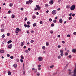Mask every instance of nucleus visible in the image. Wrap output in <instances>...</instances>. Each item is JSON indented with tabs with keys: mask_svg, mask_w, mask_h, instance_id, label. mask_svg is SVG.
I'll use <instances>...</instances> for the list:
<instances>
[{
	"mask_svg": "<svg viewBox=\"0 0 76 76\" xmlns=\"http://www.w3.org/2000/svg\"><path fill=\"white\" fill-rule=\"evenodd\" d=\"M75 9V6L74 5H72L70 7L71 10H74Z\"/></svg>",
	"mask_w": 76,
	"mask_h": 76,
	"instance_id": "f257e3e1",
	"label": "nucleus"
},
{
	"mask_svg": "<svg viewBox=\"0 0 76 76\" xmlns=\"http://www.w3.org/2000/svg\"><path fill=\"white\" fill-rule=\"evenodd\" d=\"M73 75H72V76H76V68H75V70L74 72L73 73Z\"/></svg>",
	"mask_w": 76,
	"mask_h": 76,
	"instance_id": "f03ea898",
	"label": "nucleus"
},
{
	"mask_svg": "<svg viewBox=\"0 0 76 76\" xmlns=\"http://www.w3.org/2000/svg\"><path fill=\"white\" fill-rule=\"evenodd\" d=\"M42 57L41 56H39L38 57V60L40 61H42Z\"/></svg>",
	"mask_w": 76,
	"mask_h": 76,
	"instance_id": "7ed1b4c3",
	"label": "nucleus"
},
{
	"mask_svg": "<svg viewBox=\"0 0 76 76\" xmlns=\"http://www.w3.org/2000/svg\"><path fill=\"white\" fill-rule=\"evenodd\" d=\"M57 13V11L56 10H54L52 12V13L53 15H56Z\"/></svg>",
	"mask_w": 76,
	"mask_h": 76,
	"instance_id": "20e7f679",
	"label": "nucleus"
},
{
	"mask_svg": "<svg viewBox=\"0 0 76 76\" xmlns=\"http://www.w3.org/2000/svg\"><path fill=\"white\" fill-rule=\"evenodd\" d=\"M36 7L37 8V9L39 10H41V7H39V5H37Z\"/></svg>",
	"mask_w": 76,
	"mask_h": 76,
	"instance_id": "39448f33",
	"label": "nucleus"
},
{
	"mask_svg": "<svg viewBox=\"0 0 76 76\" xmlns=\"http://www.w3.org/2000/svg\"><path fill=\"white\" fill-rule=\"evenodd\" d=\"M53 2H54L53 0H51L50 1L49 3L50 4L52 5L53 4Z\"/></svg>",
	"mask_w": 76,
	"mask_h": 76,
	"instance_id": "423d86ee",
	"label": "nucleus"
},
{
	"mask_svg": "<svg viewBox=\"0 0 76 76\" xmlns=\"http://www.w3.org/2000/svg\"><path fill=\"white\" fill-rule=\"evenodd\" d=\"M12 44H10L8 45V47L9 48H12Z\"/></svg>",
	"mask_w": 76,
	"mask_h": 76,
	"instance_id": "0eeeda50",
	"label": "nucleus"
},
{
	"mask_svg": "<svg viewBox=\"0 0 76 76\" xmlns=\"http://www.w3.org/2000/svg\"><path fill=\"white\" fill-rule=\"evenodd\" d=\"M24 26L25 27H26V28H30V26L28 25L24 24Z\"/></svg>",
	"mask_w": 76,
	"mask_h": 76,
	"instance_id": "6e6552de",
	"label": "nucleus"
},
{
	"mask_svg": "<svg viewBox=\"0 0 76 76\" xmlns=\"http://www.w3.org/2000/svg\"><path fill=\"white\" fill-rule=\"evenodd\" d=\"M59 23H63V20L61 18H60L59 19Z\"/></svg>",
	"mask_w": 76,
	"mask_h": 76,
	"instance_id": "1a4fd4ad",
	"label": "nucleus"
},
{
	"mask_svg": "<svg viewBox=\"0 0 76 76\" xmlns=\"http://www.w3.org/2000/svg\"><path fill=\"white\" fill-rule=\"evenodd\" d=\"M16 30L15 31V32L16 33H18L19 32V28H16Z\"/></svg>",
	"mask_w": 76,
	"mask_h": 76,
	"instance_id": "9d476101",
	"label": "nucleus"
},
{
	"mask_svg": "<svg viewBox=\"0 0 76 76\" xmlns=\"http://www.w3.org/2000/svg\"><path fill=\"white\" fill-rule=\"evenodd\" d=\"M1 32H4V29L3 28H2L1 30Z\"/></svg>",
	"mask_w": 76,
	"mask_h": 76,
	"instance_id": "9b49d317",
	"label": "nucleus"
},
{
	"mask_svg": "<svg viewBox=\"0 0 76 76\" xmlns=\"http://www.w3.org/2000/svg\"><path fill=\"white\" fill-rule=\"evenodd\" d=\"M33 26H34V27L36 26H37V23H34L33 24Z\"/></svg>",
	"mask_w": 76,
	"mask_h": 76,
	"instance_id": "f8f14e48",
	"label": "nucleus"
},
{
	"mask_svg": "<svg viewBox=\"0 0 76 76\" xmlns=\"http://www.w3.org/2000/svg\"><path fill=\"white\" fill-rule=\"evenodd\" d=\"M72 52L73 53H75L76 52V49H72Z\"/></svg>",
	"mask_w": 76,
	"mask_h": 76,
	"instance_id": "ddd939ff",
	"label": "nucleus"
},
{
	"mask_svg": "<svg viewBox=\"0 0 76 76\" xmlns=\"http://www.w3.org/2000/svg\"><path fill=\"white\" fill-rule=\"evenodd\" d=\"M0 53L2 54L3 53H4V50H1Z\"/></svg>",
	"mask_w": 76,
	"mask_h": 76,
	"instance_id": "4468645a",
	"label": "nucleus"
},
{
	"mask_svg": "<svg viewBox=\"0 0 76 76\" xmlns=\"http://www.w3.org/2000/svg\"><path fill=\"white\" fill-rule=\"evenodd\" d=\"M13 66L14 67H15V68H16V67H17V64H14L13 65Z\"/></svg>",
	"mask_w": 76,
	"mask_h": 76,
	"instance_id": "2eb2a0df",
	"label": "nucleus"
},
{
	"mask_svg": "<svg viewBox=\"0 0 76 76\" xmlns=\"http://www.w3.org/2000/svg\"><path fill=\"white\" fill-rule=\"evenodd\" d=\"M12 42V41L11 40H9V41H8L7 43L8 44H10V43H11V42Z\"/></svg>",
	"mask_w": 76,
	"mask_h": 76,
	"instance_id": "dca6fc26",
	"label": "nucleus"
},
{
	"mask_svg": "<svg viewBox=\"0 0 76 76\" xmlns=\"http://www.w3.org/2000/svg\"><path fill=\"white\" fill-rule=\"evenodd\" d=\"M15 17V16L14 15H12V19H13V18H14Z\"/></svg>",
	"mask_w": 76,
	"mask_h": 76,
	"instance_id": "f3484780",
	"label": "nucleus"
},
{
	"mask_svg": "<svg viewBox=\"0 0 76 76\" xmlns=\"http://www.w3.org/2000/svg\"><path fill=\"white\" fill-rule=\"evenodd\" d=\"M23 45H24V44L23 42H21V46H23Z\"/></svg>",
	"mask_w": 76,
	"mask_h": 76,
	"instance_id": "a211bd4d",
	"label": "nucleus"
},
{
	"mask_svg": "<svg viewBox=\"0 0 76 76\" xmlns=\"http://www.w3.org/2000/svg\"><path fill=\"white\" fill-rule=\"evenodd\" d=\"M42 48L43 50H45V46H43Z\"/></svg>",
	"mask_w": 76,
	"mask_h": 76,
	"instance_id": "6ab92c4d",
	"label": "nucleus"
},
{
	"mask_svg": "<svg viewBox=\"0 0 76 76\" xmlns=\"http://www.w3.org/2000/svg\"><path fill=\"white\" fill-rule=\"evenodd\" d=\"M29 3H30V4H31V3H32V2L33 1L32 0H29Z\"/></svg>",
	"mask_w": 76,
	"mask_h": 76,
	"instance_id": "aec40b11",
	"label": "nucleus"
},
{
	"mask_svg": "<svg viewBox=\"0 0 76 76\" xmlns=\"http://www.w3.org/2000/svg\"><path fill=\"white\" fill-rule=\"evenodd\" d=\"M64 50H60V53H63V51Z\"/></svg>",
	"mask_w": 76,
	"mask_h": 76,
	"instance_id": "412c9836",
	"label": "nucleus"
},
{
	"mask_svg": "<svg viewBox=\"0 0 76 76\" xmlns=\"http://www.w3.org/2000/svg\"><path fill=\"white\" fill-rule=\"evenodd\" d=\"M13 6V4L12 3H10V4L9 6L10 7H12V6Z\"/></svg>",
	"mask_w": 76,
	"mask_h": 76,
	"instance_id": "4be33fe9",
	"label": "nucleus"
},
{
	"mask_svg": "<svg viewBox=\"0 0 76 76\" xmlns=\"http://www.w3.org/2000/svg\"><path fill=\"white\" fill-rule=\"evenodd\" d=\"M46 46H48L49 45V43H48L47 42H46Z\"/></svg>",
	"mask_w": 76,
	"mask_h": 76,
	"instance_id": "5701e85b",
	"label": "nucleus"
},
{
	"mask_svg": "<svg viewBox=\"0 0 76 76\" xmlns=\"http://www.w3.org/2000/svg\"><path fill=\"white\" fill-rule=\"evenodd\" d=\"M21 59H23H23H24V57H23V56H21Z\"/></svg>",
	"mask_w": 76,
	"mask_h": 76,
	"instance_id": "b1692460",
	"label": "nucleus"
},
{
	"mask_svg": "<svg viewBox=\"0 0 76 76\" xmlns=\"http://www.w3.org/2000/svg\"><path fill=\"white\" fill-rule=\"evenodd\" d=\"M8 75H11V72H10L9 71L8 72Z\"/></svg>",
	"mask_w": 76,
	"mask_h": 76,
	"instance_id": "393cba45",
	"label": "nucleus"
},
{
	"mask_svg": "<svg viewBox=\"0 0 76 76\" xmlns=\"http://www.w3.org/2000/svg\"><path fill=\"white\" fill-rule=\"evenodd\" d=\"M54 26V23H52L51 24V26H52V27H53Z\"/></svg>",
	"mask_w": 76,
	"mask_h": 76,
	"instance_id": "a878e982",
	"label": "nucleus"
},
{
	"mask_svg": "<svg viewBox=\"0 0 76 76\" xmlns=\"http://www.w3.org/2000/svg\"><path fill=\"white\" fill-rule=\"evenodd\" d=\"M27 24L28 25H30V24H31V22H30L29 21H28L27 22Z\"/></svg>",
	"mask_w": 76,
	"mask_h": 76,
	"instance_id": "bb28decb",
	"label": "nucleus"
},
{
	"mask_svg": "<svg viewBox=\"0 0 76 76\" xmlns=\"http://www.w3.org/2000/svg\"><path fill=\"white\" fill-rule=\"evenodd\" d=\"M70 7V6H66V8H67V9H69Z\"/></svg>",
	"mask_w": 76,
	"mask_h": 76,
	"instance_id": "cd10ccee",
	"label": "nucleus"
},
{
	"mask_svg": "<svg viewBox=\"0 0 76 76\" xmlns=\"http://www.w3.org/2000/svg\"><path fill=\"white\" fill-rule=\"evenodd\" d=\"M2 38H4L5 37V35L4 34H3L1 36Z\"/></svg>",
	"mask_w": 76,
	"mask_h": 76,
	"instance_id": "c85d7f7f",
	"label": "nucleus"
},
{
	"mask_svg": "<svg viewBox=\"0 0 76 76\" xmlns=\"http://www.w3.org/2000/svg\"><path fill=\"white\" fill-rule=\"evenodd\" d=\"M60 55L61 56H64V54H63V53H61L60 54Z\"/></svg>",
	"mask_w": 76,
	"mask_h": 76,
	"instance_id": "c756f323",
	"label": "nucleus"
},
{
	"mask_svg": "<svg viewBox=\"0 0 76 76\" xmlns=\"http://www.w3.org/2000/svg\"><path fill=\"white\" fill-rule=\"evenodd\" d=\"M60 58H61V56H58V59H60Z\"/></svg>",
	"mask_w": 76,
	"mask_h": 76,
	"instance_id": "7c9ffc66",
	"label": "nucleus"
},
{
	"mask_svg": "<svg viewBox=\"0 0 76 76\" xmlns=\"http://www.w3.org/2000/svg\"><path fill=\"white\" fill-rule=\"evenodd\" d=\"M25 52L26 53H29V51H28V50H25Z\"/></svg>",
	"mask_w": 76,
	"mask_h": 76,
	"instance_id": "2f4dec72",
	"label": "nucleus"
},
{
	"mask_svg": "<svg viewBox=\"0 0 76 76\" xmlns=\"http://www.w3.org/2000/svg\"><path fill=\"white\" fill-rule=\"evenodd\" d=\"M49 21H50V22H52V20H53L51 18H49Z\"/></svg>",
	"mask_w": 76,
	"mask_h": 76,
	"instance_id": "473e14b6",
	"label": "nucleus"
},
{
	"mask_svg": "<svg viewBox=\"0 0 76 76\" xmlns=\"http://www.w3.org/2000/svg\"><path fill=\"white\" fill-rule=\"evenodd\" d=\"M56 21L57 20H54L53 21V22H54V23H56Z\"/></svg>",
	"mask_w": 76,
	"mask_h": 76,
	"instance_id": "72a5a7b5",
	"label": "nucleus"
},
{
	"mask_svg": "<svg viewBox=\"0 0 76 76\" xmlns=\"http://www.w3.org/2000/svg\"><path fill=\"white\" fill-rule=\"evenodd\" d=\"M45 7H48V4H45Z\"/></svg>",
	"mask_w": 76,
	"mask_h": 76,
	"instance_id": "f704fd0d",
	"label": "nucleus"
},
{
	"mask_svg": "<svg viewBox=\"0 0 76 76\" xmlns=\"http://www.w3.org/2000/svg\"><path fill=\"white\" fill-rule=\"evenodd\" d=\"M69 75H72V72H69Z\"/></svg>",
	"mask_w": 76,
	"mask_h": 76,
	"instance_id": "c9c22d12",
	"label": "nucleus"
},
{
	"mask_svg": "<svg viewBox=\"0 0 76 76\" xmlns=\"http://www.w3.org/2000/svg\"><path fill=\"white\" fill-rule=\"evenodd\" d=\"M73 35H76V32H74V33H73Z\"/></svg>",
	"mask_w": 76,
	"mask_h": 76,
	"instance_id": "e433bc0d",
	"label": "nucleus"
},
{
	"mask_svg": "<svg viewBox=\"0 0 76 76\" xmlns=\"http://www.w3.org/2000/svg\"><path fill=\"white\" fill-rule=\"evenodd\" d=\"M36 18V16L35 15H33V19H35Z\"/></svg>",
	"mask_w": 76,
	"mask_h": 76,
	"instance_id": "4c0bfd02",
	"label": "nucleus"
},
{
	"mask_svg": "<svg viewBox=\"0 0 76 76\" xmlns=\"http://www.w3.org/2000/svg\"><path fill=\"white\" fill-rule=\"evenodd\" d=\"M53 67H54V65H52V66H50V68H53Z\"/></svg>",
	"mask_w": 76,
	"mask_h": 76,
	"instance_id": "58836bf2",
	"label": "nucleus"
},
{
	"mask_svg": "<svg viewBox=\"0 0 76 76\" xmlns=\"http://www.w3.org/2000/svg\"><path fill=\"white\" fill-rule=\"evenodd\" d=\"M34 42V41L33 40H32L31 41V43H33V42Z\"/></svg>",
	"mask_w": 76,
	"mask_h": 76,
	"instance_id": "ea45409f",
	"label": "nucleus"
},
{
	"mask_svg": "<svg viewBox=\"0 0 76 76\" xmlns=\"http://www.w3.org/2000/svg\"><path fill=\"white\" fill-rule=\"evenodd\" d=\"M20 62H21V63H23V61L22 59H20Z\"/></svg>",
	"mask_w": 76,
	"mask_h": 76,
	"instance_id": "a19ab883",
	"label": "nucleus"
},
{
	"mask_svg": "<svg viewBox=\"0 0 76 76\" xmlns=\"http://www.w3.org/2000/svg\"><path fill=\"white\" fill-rule=\"evenodd\" d=\"M10 58H11V59H13V56H11L10 57Z\"/></svg>",
	"mask_w": 76,
	"mask_h": 76,
	"instance_id": "79ce46f5",
	"label": "nucleus"
},
{
	"mask_svg": "<svg viewBox=\"0 0 76 76\" xmlns=\"http://www.w3.org/2000/svg\"><path fill=\"white\" fill-rule=\"evenodd\" d=\"M27 19H28V18H27L25 17V18L24 20H25V21H26V20H27Z\"/></svg>",
	"mask_w": 76,
	"mask_h": 76,
	"instance_id": "37998d69",
	"label": "nucleus"
},
{
	"mask_svg": "<svg viewBox=\"0 0 76 76\" xmlns=\"http://www.w3.org/2000/svg\"><path fill=\"white\" fill-rule=\"evenodd\" d=\"M72 19V17H69V20H70V19Z\"/></svg>",
	"mask_w": 76,
	"mask_h": 76,
	"instance_id": "c03bdc74",
	"label": "nucleus"
},
{
	"mask_svg": "<svg viewBox=\"0 0 76 76\" xmlns=\"http://www.w3.org/2000/svg\"><path fill=\"white\" fill-rule=\"evenodd\" d=\"M7 57H10V55H9V54H7Z\"/></svg>",
	"mask_w": 76,
	"mask_h": 76,
	"instance_id": "a18cd8bd",
	"label": "nucleus"
},
{
	"mask_svg": "<svg viewBox=\"0 0 76 76\" xmlns=\"http://www.w3.org/2000/svg\"><path fill=\"white\" fill-rule=\"evenodd\" d=\"M8 13L10 14V13H11V11L10 10L8 11Z\"/></svg>",
	"mask_w": 76,
	"mask_h": 76,
	"instance_id": "49530a36",
	"label": "nucleus"
},
{
	"mask_svg": "<svg viewBox=\"0 0 76 76\" xmlns=\"http://www.w3.org/2000/svg\"><path fill=\"white\" fill-rule=\"evenodd\" d=\"M29 3V1H27L26 2V4H28Z\"/></svg>",
	"mask_w": 76,
	"mask_h": 76,
	"instance_id": "de8ad7c7",
	"label": "nucleus"
},
{
	"mask_svg": "<svg viewBox=\"0 0 76 76\" xmlns=\"http://www.w3.org/2000/svg\"><path fill=\"white\" fill-rule=\"evenodd\" d=\"M69 58H72V56L71 55H69Z\"/></svg>",
	"mask_w": 76,
	"mask_h": 76,
	"instance_id": "09e8293b",
	"label": "nucleus"
},
{
	"mask_svg": "<svg viewBox=\"0 0 76 76\" xmlns=\"http://www.w3.org/2000/svg\"><path fill=\"white\" fill-rule=\"evenodd\" d=\"M39 22L40 24H42V21H40Z\"/></svg>",
	"mask_w": 76,
	"mask_h": 76,
	"instance_id": "8fccbe9b",
	"label": "nucleus"
},
{
	"mask_svg": "<svg viewBox=\"0 0 76 76\" xmlns=\"http://www.w3.org/2000/svg\"><path fill=\"white\" fill-rule=\"evenodd\" d=\"M65 56H67L68 55V53L67 52L65 53Z\"/></svg>",
	"mask_w": 76,
	"mask_h": 76,
	"instance_id": "3c124183",
	"label": "nucleus"
},
{
	"mask_svg": "<svg viewBox=\"0 0 76 76\" xmlns=\"http://www.w3.org/2000/svg\"><path fill=\"white\" fill-rule=\"evenodd\" d=\"M68 66V64H66V66H65V67L64 69V70H65V69H66V67H67Z\"/></svg>",
	"mask_w": 76,
	"mask_h": 76,
	"instance_id": "603ef678",
	"label": "nucleus"
},
{
	"mask_svg": "<svg viewBox=\"0 0 76 76\" xmlns=\"http://www.w3.org/2000/svg\"><path fill=\"white\" fill-rule=\"evenodd\" d=\"M50 33H51V34H53V31L52 30L50 31Z\"/></svg>",
	"mask_w": 76,
	"mask_h": 76,
	"instance_id": "864d4df0",
	"label": "nucleus"
},
{
	"mask_svg": "<svg viewBox=\"0 0 76 76\" xmlns=\"http://www.w3.org/2000/svg\"><path fill=\"white\" fill-rule=\"evenodd\" d=\"M7 36H9L10 35V33H7Z\"/></svg>",
	"mask_w": 76,
	"mask_h": 76,
	"instance_id": "5fc2aeb1",
	"label": "nucleus"
},
{
	"mask_svg": "<svg viewBox=\"0 0 76 76\" xmlns=\"http://www.w3.org/2000/svg\"><path fill=\"white\" fill-rule=\"evenodd\" d=\"M21 10H22V11L23 10V8H20Z\"/></svg>",
	"mask_w": 76,
	"mask_h": 76,
	"instance_id": "6e6d98bb",
	"label": "nucleus"
},
{
	"mask_svg": "<svg viewBox=\"0 0 76 76\" xmlns=\"http://www.w3.org/2000/svg\"><path fill=\"white\" fill-rule=\"evenodd\" d=\"M34 10H38V8L35 7L34 8Z\"/></svg>",
	"mask_w": 76,
	"mask_h": 76,
	"instance_id": "4d7b16f0",
	"label": "nucleus"
},
{
	"mask_svg": "<svg viewBox=\"0 0 76 76\" xmlns=\"http://www.w3.org/2000/svg\"><path fill=\"white\" fill-rule=\"evenodd\" d=\"M58 48H60L61 47V46L60 45H58Z\"/></svg>",
	"mask_w": 76,
	"mask_h": 76,
	"instance_id": "13d9d810",
	"label": "nucleus"
},
{
	"mask_svg": "<svg viewBox=\"0 0 76 76\" xmlns=\"http://www.w3.org/2000/svg\"><path fill=\"white\" fill-rule=\"evenodd\" d=\"M62 43L63 44H64L65 43V42L64 41H63L62 42Z\"/></svg>",
	"mask_w": 76,
	"mask_h": 76,
	"instance_id": "bf43d9fd",
	"label": "nucleus"
},
{
	"mask_svg": "<svg viewBox=\"0 0 76 76\" xmlns=\"http://www.w3.org/2000/svg\"><path fill=\"white\" fill-rule=\"evenodd\" d=\"M75 14H74L72 15V16H73V17H74V16H75Z\"/></svg>",
	"mask_w": 76,
	"mask_h": 76,
	"instance_id": "052dcab7",
	"label": "nucleus"
},
{
	"mask_svg": "<svg viewBox=\"0 0 76 76\" xmlns=\"http://www.w3.org/2000/svg\"><path fill=\"white\" fill-rule=\"evenodd\" d=\"M1 28H4V25L3 24L1 25Z\"/></svg>",
	"mask_w": 76,
	"mask_h": 76,
	"instance_id": "680f3d73",
	"label": "nucleus"
},
{
	"mask_svg": "<svg viewBox=\"0 0 76 76\" xmlns=\"http://www.w3.org/2000/svg\"><path fill=\"white\" fill-rule=\"evenodd\" d=\"M34 32V31L33 30L31 31V34H33Z\"/></svg>",
	"mask_w": 76,
	"mask_h": 76,
	"instance_id": "e2e57ef3",
	"label": "nucleus"
},
{
	"mask_svg": "<svg viewBox=\"0 0 76 76\" xmlns=\"http://www.w3.org/2000/svg\"><path fill=\"white\" fill-rule=\"evenodd\" d=\"M32 70H35V69L34 68H32Z\"/></svg>",
	"mask_w": 76,
	"mask_h": 76,
	"instance_id": "0e129e2a",
	"label": "nucleus"
},
{
	"mask_svg": "<svg viewBox=\"0 0 76 76\" xmlns=\"http://www.w3.org/2000/svg\"><path fill=\"white\" fill-rule=\"evenodd\" d=\"M38 69L39 70H41V68L40 67H39V68H38Z\"/></svg>",
	"mask_w": 76,
	"mask_h": 76,
	"instance_id": "69168bd1",
	"label": "nucleus"
},
{
	"mask_svg": "<svg viewBox=\"0 0 76 76\" xmlns=\"http://www.w3.org/2000/svg\"><path fill=\"white\" fill-rule=\"evenodd\" d=\"M26 32H27V34H29V32L28 31H27Z\"/></svg>",
	"mask_w": 76,
	"mask_h": 76,
	"instance_id": "338daca9",
	"label": "nucleus"
},
{
	"mask_svg": "<svg viewBox=\"0 0 76 76\" xmlns=\"http://www.w3.org/2000/svg\"><path fill=\"white\" fill-rule=\"evenodd\" d=\"M67 37H70V35H69V34H68V35H67Z\"/></svg>",
	"mask_w": 76,
	"mask_h": 76,
	"instance_id": "774afa93",
	"label": "nucleus"
}]
</instances>
